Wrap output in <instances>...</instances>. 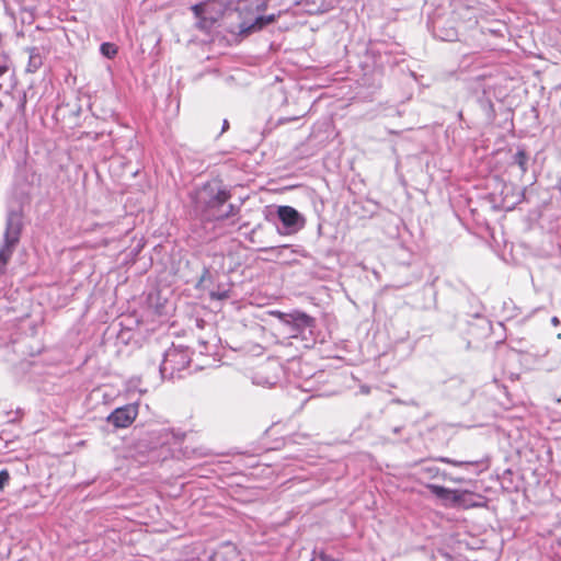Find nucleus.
I'll list each match as a JSON object with an SVG mask.
<instances>
[{"label": "nucleus", "instance_id": "obj_25", "mask_svg": "<svg viewBox=\"0 0 561 561\" xmlns=\"http://www.w3.org/2000/svg\"><path fill=\"white\" fill-rule=\"evenodd\" d=\"M296 365H300V363H299V362H296V360L290 362V367H289V369H294V367H295Z\"/></svg>", "mask_w": 561, "mask_h": 561}, {"label": "nucleus", "instance_id": "obj_4", "mask_svg": "<svg viewBox=\"0 0 561 561\" xmlns=\"http://www.w3.org/2000/svg\"><path fill=\"white\" fill-rule=\"evenodd\" d=\"M277 318L283 324L289 327L293 337L301 336L302 340H307V335H313L316 320L305 312L293 311L286 313L278 311Z\"/></svg>", "mask_w": 561, "mask_h": 561}, {"label": "nucleus", "instance_id": "obj_6", "mask_svg": "<svg viewBox=\"0 0 561 561\" xmlns=\"http://www.w3.org/2000/svg\"><path fill=\"white\" fill-rule=\"evenodd\" d=\"M285 369L277 358H268L253 370L251 380L254 385L271 388L283 378Z\"/></svg>", "mask_w": 561, "mask_h": 561}, {"label": "nucleus", "instance_id": "obj_2", "mask_svg": "<svg viewBox=\"0 0 561 561\" xmlns=\"http://www.w3.org/2000/svg\"><path fill=\"white\" fill-rule=\"evenodd\" d=\"M22 230V211L19 209H9L5 219L3 242L0 248V277L5 274L7 265L20 242Z\"/></svg>", "mask_w": 561, "mask_h": 561}, {"label": "nucleus", "instance_id": "obj_14", "mask_svg": "<svg viewBox=\"0 0 561 561\" xmlns=\"http://www.w3.org/2000/svg\"><path fill=\"white\" fill-rule=\"evenodd\" d=\"M289 245H280V247H266L261 248L260 251L264 253H271L273 255H280L284 251L288 250Z\"/></svg>", "mask_w": 561, "mask_h": 561}, {"label": "nucleus", "instance_id": "obj_24", "mask_svg": "<svg viewBox=\"0 0 561 561\" xmlns=\"http://www.w3.org/2000/svg\"><path fill=\"white\" fill-rule=\"evenodd\" d=\"M401 430H402V427H401V426H396V427H393V428H392V432H393L394 434H399V433L401 432Z\"/></svg>", "mask_w": 561, "mask_h": 561}, {"label": "nucleus", "instance_id": "obj_19", "mask_svg": "<svg viewBox=\"0 0 561 561\" xmlns=\"http://www.w3.org/2000/svg\"><path fill=\"white\" fill-rule=\"evenodd\" d=\"M318 561H342L340 559H335L333 558L332 556L321 551L319 554H318Z\"/></svg>", "mask_w": 561, "mask_h": 561}, {"label": "nucleus", "instance_id": "obj_8", "mask_svg": "<svg viewBox=\"0 0 561 561\" xmlns=\"http://www.w3.org/2000/svg\"><path fill=\"white\" fill-rule=\"evenodd\" d=\"M138 415V403H128L112 411L106 421L115 428L128 427Z\"/></svg>", "mask_w": 561, "mask_h": 561}, {"label": "nucleus", "instance_id": "obj_15", "mask_svg": "<svg viewBox=\"0 0 561 561\" xmlns=\"http://www.w3.org/2000/svg\"><path fill=\"white\" fill-rule=\"evenodd\" d=\"M101 51L106 57L112 58L117 54V48L113 44L104 43L101 45Z\"/></svg>", "mask_w": 561, "mask_h": 561}, {"label": "nucleus", "instance_id": "obj_9", "mask_svg": "<svg viewBox=\"0 0 561 561\" xmlns=\"http://www.w3.org/2000/svg\"><path fill=\"white\" fill-rule=\"evenodd\" d=\"M427 488L436 497L453 506L463 505L466 503V499L471 496V493L467 491L451 490L443 485L428 484Z\"/></svg>", "mask_w": 561, "mask_h": 561}, {"label": "nucleus", "instance_id": "obj_22", "mask_svg": "<svg viewBox=\"0 0 561 561\" xmlns=\"http://www.w3.org/2000/svg\"><path fill=\"white\" fill-rule=\"evenodd\" d=\"M551 323H552L554 327L559 325V323H560L559 318H558V317H552V318H551Z\"/></svg>", "mask_w": 561, "mask_h": 561}, {"label": "nucleus", "instance_id": "obj_18", "mask_svg": "<svg viewBox=\"0 0 561 561\" xmlns=\"http://www.w3.org/2000/svg\"><path fill=\"white\" fill-rule=\"evenodd\" d=\"M423 471L426 472L428 474V477L435 478L439 473V468H437L435 466H430V467H424Z\"/></svg>", "mask_w": 561, "mask_h": 561}, {"label": "nucleus", "instance_id": "obj_13", "mask_svg": "<svg viewBox=\"0 0 561 561\" xmlns=\"http://www.w3.org/2000/svg\"><path fill=\"white\" fill-rule=\"evenodd\" d=\"M440 461L456 466V467H469V466H478L479 461L471 460H454L447 457L439 458Z\"/></svg>", "mask_w": 561, "mask_h": 561}, {"label": "nucleus", "instance_id": "obj_28", "mask_svg": "<svg viewBox=\"0 0 561 561\" xmlns=\"http://www.w3.org/2000/svg\"><path fill=\"white\" fill-rule=\"evenodd\" d=\"M3 107V103L0 101V111L2 110Z\"/></svg>", "mask_w": 561, "mask_h": 561}, {"label": "nucleus", "instance_id": "obj_23", "mask_svg": "<svg viewBox=\"0 0 561 561\" xmlns=\"http://www.w3.org/2000/svg\"><path fill=\"white\" fill-rule=\"evenodd\" d=\"M228 127H229V123H228V121H226V119H225V121L222 122V128H221V131H225Z\"/></svg>", "mask_w": 561, "mask_h": 561}, {"label": "nucleus", "instance_id": "obj_12", "mask_svg": "<svg viewBox=\"0 0 561 561\" xmlns=\"http://www.w3.org/2000/svg\"><path fill=\"white\" fill-rule=\"evenodd\" d=\"M275 21H276L275 14H271V15H266V16H259V18H256L255 22L249 27V30H252V31L261 30L265 25L272 24Z\"/></svg>", "mask_w": 561, "mask_h": 561}, {"label": "nucleus", "instance_id": "obj_5", "mask_svg": "<svg viewBox=\"0 0 561 561\" xmlns=\"http://www.w3.org/2000/svg\"><path fill=\"white\" fill-rule=\"evenodd\" d=\"M276 230L280 236H291L299 232L306 225V219L296 208L287 205L277 207Z\"/></svg>", "mask_w": 561, "mask_h": 561}, {"label": "nucleus", "instance_id": "obj_27", "mask_svg": "<svg viewBox=\"0 0 561 561\" xmlns=\"http://www.w3.org/2000/svg\"><path fill=\"white\" fill-rule=\"evenodd\" d=\"M558 545L561 547V537L558 539Z\"/></svg>", "mask_w": 561, "mask_h": 561}, {"label": "nucleus", "instance_id": "obj_26", "mask_svg": "<svg viewBox=\"0 0 561 561\" xmlns=\"http://www.w3.org/2000/svg\"><path fill=\"white\" fill-rule=\"evenodd\" d=\"M298 387L301 388L305 391H309L310 390V388L306 387V385H301L300 383Z\"/></svg>", "mask_w": 561, "mask_h": 561}, {"label": "nucleus", "instance_id": "obj_21", "mask_svg": "<svg viewBox=\"0 0 561 561\" xmlns=\"http://www.w3.org/2000/svg\"><path fill=\"white\" fill-rule=\"evenodd\" d=\"M8 70H9V67L7 65H1L0 66V78L2 76H4L8 72Z\"/></svg>", "mask_w": 561, "mask_h": 561}, {"label": "nucleus", "instance_id": "obj_16", "mask_svg": "<svg viewBox=\"0 0 561 561\" xmlns=\"http://www.w3.org/2000/svg\"><path fill=\"white\" fill-rule=\"evenodd\" d=\"M210 298L215 300H225L229 298V290L228 289H218L210 291Z\"/></svg>", "mask_w": 561, "mask_h": 561}, {"label": "nucleus", "instance_id": "obj_1", "mask_svg": "<svg viewBox=\"0 0 561 561\" xmlns=\"http://www.w3.org/2000/svg\"><path fill=\"white\" fill-rule=\"evenodd\" d=\"M190 196L194 211L206 221H221L239 211V207L228 203L230 191L216 180L204 183Z\"/></svg>", "mask_w": 561, "mask_h": 561}, {"label": "nucleus", "instance_id": "obj_3", "mask_svg": "<svg viewBox=\"0 0 561 561\" xmlns=\"http://www.w3.org/2000/svg\"><path fill=\"white\" fill-rule=\"evenodd\" d=\"M191 363V352L183 345H172L164 354L160 365V375L162 379L173 380L183 377Z\"/></svg>", "mask_w": 561, "mask_h": 561}, {"label": "nucleus", "instance_id": "obj_7", "mask_svg": "<svg viewBox=\"0 0 561 561\" xmlns=\"http://www.w3.org/2000/svg\"><path fill=\"white\" fill-rule=\"evenodd\" d=\"M226 8L225 0H206L194 4L191 9L199 20L201 26L209 27L224 16Z\"/></svg>", "mask_w": 561, "mask_h": 561}, {"label": "nucleus", "instance_id": "obj_20", "mask_svg": "<svg viewBox=\"0 0 561 561\" xmlns=\"http://www.w3.org/2000/svg\"><path fill=\"white\" fill-rule=\"evenodd\" d=\"M359 392L363 394H369L370 393V387L367 385H363L359 388Z\"/></svg>", "mask_w": 561, "mask_h": 561}, {"label": "nucleus", "instance_id": "obj_10", "mask_svg": "<svg viewBox=\"0 0 561 561\" xmlns=\"http://www.w3.org/2000/svg\"><path fill=\"white\" fill-rule=\"evenodd\" d=\"M175 440V434L168 427H156L147 432L146 442L152 449L170 445Z\"/></svg>", "mask_w": 561, "mask_h": 561}, {"label": "nucleus", "instance_id": "obj_17", "mask_svg": "<svg viewBox=\"0 0 561 561\" xmlns=\"http://www.w3.org/2000/svg\"><path fill=\"white\" fill-rule=\"evenodd\" d=\"M10 482V473L7 469H2L0 471V491H3L4 488L9 484Z\"/></svg>", "mask_w": 561, "mask_h": 561}, {"label": "nucleus", "instance_id": "obj_11", "mask_svg": "<svg viewBox=\"0 0 561 561\" xmlns=\"http://www.w3.org/2000/svg\"><path fill=\"white\" fill-rule=\"evenodd\" d=\"M529 157L525 149L518 148L516 153L513 156V163L518 165L522 174H525L528 170Z\"/></svg>", "mask_w": 561, "mask_h": 561}]
</instances>
